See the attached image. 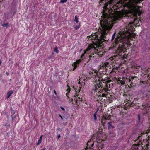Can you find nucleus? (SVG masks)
<instances>
[{
  "instance_id": "473e14b6",
  "label": "nucleus",
  "mask_w": 150,
  "mask_h": 150,
  "mask_svg": "<svg viewBox=\"0 0 150 150\" xmlns=\"http://www.w3.org/2000/svg\"><path fill=\"white\" fill-rule=\"evenodd\" d=\"M94 143L93 142V143L91 145V147H93V146Z\"/></svg>"
},
{
  "instance_id": "ddd939ff",
  "label": "nucleus",
  "mask_w": 150,
  "mask_h": 150,
  "mask_svg": "<svg viewBox=\"0 0 150 150\" xmlns=\"http://www.w3.org/2000/svg\"><path fill=\"white\" fill-rule=\"evenodd\" d=\"M8 23H5V24H1V25L3 27H6L7 28V25H8Z\"/></svg>"
},
{
  "instance_id": "e433bc0d",
  "label": "nucleus",
  "mask_w": 150,
  "mask_h": 150,
  "mask_svg": "<svg viewBox=\"0 0 150 150\" xmlns=\"http://www.w3.org/2000/svg\"><path fill=\"white\" fill-rule=\"evenodd\" d=\"M68 94V93H67L66 94V95L67 96L68 98H69V97H68V96H67Z\"/></svg>"
},
{
  "instance_id": "bb28decb",
  "label": "nucleus",
  "mask_w": 150,
  "mask_h": 150,
  "mask_svg": "<svg viewBox=\"0 0 150 150\" xmlns=\"http://www.w3.org/2000/svg\"><path fill=\"white\" fill-rule=\"evenodd\" d=\"M126 54H124L123 55V57L122 58H123V59H124L125 58H126Z\"/></svg>"
},
{
  "instance_id": "7c9ffc66",
  "label": "nucleus",
  "mask_w": 150,
  "mask_h": 150,
  "mask_svg": "<svg viewBox=\"0 0 150 150\" xmlns=\"http://www.w3.org/2000/svg\"><path fill=\"white\" fill-rule=\"evenodd\" d=\"M60 137H61V136L60 134L58 135L57 137L58 138H60Z\"/></svg>"
},
{
  "instance_id": "6e6552de",
  "label": "nucleus",
  "mask_w": 150,
  "mask_h": 150,
  "mask_svg": "<svg viewBox=\"0 0 150 150\" xmlns=\"http://www.w3.org/2000/svg\"><path fill=\"white\" fill-rule=\"evenodd\" d=\"M13 93V92L12 90H11L9 91L7 94V99H8L9 98L10 96Z\"/></svg>"
},
{
  "instance_id": "4be33fe9",
  "label": "nucleus",
  "mask_w": 150,
  "mask_h": 150,
  "mask_svg": "<svg viewBox=\"0 0 150 150\" xmlns=\"http://www.w3.org/2000/svg\"><path fill=\"white\" fill-rule=\"evenodd\" d=\"M67 0H61L60 2L62 3H64L66 2Z\"/></svg>"
},
{
  "instance_id": "aec40b11",
  "label": "nucleus",
  "mask_w": 150,
  "mask_h": 150,
  "mask_svg": "<svg viewBox=\"0 0 150 150\" xmlns=\"http://www.w3.org/2000/svg\"><path fill=\"white\" fill-rule=\"evenodd\" d=\"M137 13L139 16H140L141 14V12L139 10L137 11Z\"/></svg>"
},
{
  "instance_id": "f257e3e1",
  "label": "nucleus",
  "mask_w": 150,
  "mask_h": 150,
  "mask_svg": "<svg viewBox=\"0 0 150 150\" xmlns=\"http://www.w3.org/2000/svg\"><path fill=\"white\" fill-rule=\"evenodd\" d=\"M113 1L114 0H109V1L105 3V6H106L108 8L109 5V7L110 8V9L106 10L108 13H107L106 12H105L103 14V19L100 21V24L102 28V32L101 33L100 37L98 39L97 41L98 45H95L96 46H94L93 48L96 50L95 54L96 53L98 54L97 52L98 51V50L96 49V47L98 48L100 47L99 45L102 44L104 41H108L109 40L108 38L107 37V33L111 29L112 26L108 20L110 21L112 17L114 16L115 9H111L110 8L111 6H110V4H112Z\"/></svg>"
},
{
  "instance_id": "2eb2a0df",
  "label": "nucleus",
  "mask_w": 150,
  "mask_h": 150,
  "mask_svg": "<svg viewBox=\"0 0 150 150\" xmlns=\"http://www.w3.org/2000/svg\"><path fill=\"white\" fill-rule=\"evenodd\" d=\"M116 32H115L113 34V35L112 36V38L111 39V41H112L115 38V35Z\"/></svg>"
},
{
  "instance_id": "2f4dec72",
  "label": "nucleus",
  "mask_w": 150,
  "mask_h": 150,
  "mask_svg": "<svg viewBox=\"0 0 150 150\" xmlns=\"http://www.w3.org/2000/svg\"><path fill=\"white\" fill-rule=\"evenodd\" d=\"M14 112H13V114L11 116V117L12 118V120H13V118L12 117V116L13 115V114H14Z\"/></svg>"
},
{
  "instance_id": "f704fd0d",
  "label": "nucleus",
  "mask_w": 150,
  "mask_h": 150,
  "mask_svg": "<svg viewBox=\"0 0 150 150\" xmlns=\"http://www.w3.org/2000/svg\"><path fill=\"white\" fill-rule=\"evenodd\" d=\"M6 74L8 76V75H9V73H8V72H6Z\"/></svg>"
},
{
  "instance_id": "79ce46f5",
  "label": "nucleus",
  "mask_w": 150,
  "mask_h": 150,
  "mask_svg": "<svg viewBox=\"0 0 150 150\" xmlns=\"http://www.w3.org/2000/svg\"><path fill=\"white\" fill-rule=\"evenodd\" d=\"M3 81H4V80H3Z\"/></svg>"
},
{
  "instance_id": "4c0bfd02",
  "label": "nucleus",
  "mask_w": 150,
  "mask_h": 150,
  "mask_svg": "<svg viewBox=\"0 0 150 150\" xmlns=\"http://www.w3.org/2000/svg\"><path fill=\"white\" fill-rule=\"evenodd\" d=\"M1 61H0V65H1Z\"/></svg>"
},
{
  "instance_id": "5701e85b",
  "label": "nucleus",
  "mask_w": 150,
  "mask_h": 150,
  "mask_svg": "<svg viewBox=\"0 0 150 150\" xmlns=\"http://www.w3.org/2000/svg\"><path fill=\"white\" fill-rule=\"evenodd\" d=\"M104 121V120L102 121V125L103 126H105V122H103V121Z\"/></svg>"
},
{
  "instance_id": "7ed1b4c3",
  "label": "nucleus",
  "mask_w": 150,
  "mask_h": 150,
  "mask_svg": "<svg viewBox=\"0 0 150 150\" xmlns=\"http://www.w3.org/2000/svg\"><path fill=\"white\" fill-rule=\"evenodd\" d=\"M130 33L129 35V36H128V37H126V38L127 39L129 37H132L133 38H135V36L136 35L135 34H132L130 32H129V31H127V30H125L123 31H122L120 32V35L121 34H122V33H124V35H125V33L126 34V33Z\"/></svg>"
},
{
  "instance_id": "cd10ccee",
  "label": "nucleus",
  "mask_w": 150,
  "mask_h": 150,
  "mask_svg": "<svg viewBox=\"0 0 150 150\" xmlns=\"http://www.w3.org/2000/svg\"><path fill=\"white\" fill-rule=\"evenodd\" d=\"M106 87V89H108V88H110L109 86H108V85L107 84H106V86H105Z\"/></svg>"
},
{
  "instance_id": "c9c22d12",
  "label": "nucleus",
  "mask_w": 150,
  "mask_h": 150,
  "mask_svg": "<svg viewBox=\"0 0 150 150\" xmlns=\"http://www.w3.org/2000/svg\"><path fill=\"white\" fill-rule=\"evenodd\" d=\"M131 79H134V77L132 76L131 77Z\"/></svg>"
},
{
  "instance_id": "6ab92c4d",
  "label": "nucleus",
  "mask_w": 150,
  "mask_h": 150,
  "mask_svg": "<svg viewBox=\"0 0 150 150\" xmlns=\"http://www.w3.org/2000/svg\"><path fill=\"white\" fill-rule=\"evenodd\" d=\"M120 83L122 85H124L125 84V81L123 80L120 81Z\"/></svg>"
},
{
  "instance_id": "c756f323",
  "label": "nucleus",
  "mask_w": 150,
  "mask_h": 150,
  "mask_svg": "<svg viewBox=\"0 0 150 150\" xmlns=\"http://www.w3.org/2000/svg\"><path fill=\"white\" fill-rule=\"evenodd\" d=\"M59 117L61 118L62 119V120H63V118L61 116V115H59Z\"/></svg>"
},
{
  "instance_id": "c85d7f7f",
  "label": "nucleus",
  "mask_w": 150,
  "mask_h": 150,
  "mask_svg": "<svg viewBox=\"0 0 150 150\" xmlns=\"http://www.w3.org/2000/svg\"><path fill=\"white\" fill-rule=\"evenodd\" d=\"M60 108L63 111H64L65 110V109L64 108H63V107H61Z\"/></svg>"
},
{
  "instance_id": "a19ab883",
  "label": "nucleus",
  "mask_w": 150,
  "mask_h": 150,
  "mask_svg": "<svg viewBox=\"0 0 150 150\" xmlns=\"http://www.w3.org/2000/svg\"><path fill=\"white\" fill-rule=\"evenodd\" d=\"M90 142L89 141H88V143Z\"/></svg>"
},
{
  "instance_id": "9d476101",
  "label": "nucleus",
  "mask_w": 150,
  "mask_h": 150,
  "mask_svg": "<svg viewBox=\"0 0 150 150\" xmlns=\"http://www.w3.org/2000/svg\"><path fill=\"white\" fill-rule=\"evenodd\" d=\"M43 135H42L40 137L39 139L38 140V143L36 144V145H39L42 142V137Z\"/></svg>"
},
{
  "instance_id": "0eeeda50",
  "label": "nucleus",
  "mask_w": 150,
  "mask_h": 150,
  "mask_svg": "<svg viewBox=\"0 0 150 150\" xmlns=\"http://www.w3.org/2000/svg\"><path fill=\"white\" fill-rule=\"evenodd\" d=\"M89 50V49L87 48L85 51L83 53L81 56V59L83 60V59H84L85 58V54L87 51H88Z\"/></svg>"
},
{
  "instance_id": "39448f33",
  "label": "nucleus",
  "mask_w": 150,
  "mask_h": 150,
  "mask_svg": "<svg viewBox=\"0 0 150 150\" xmlns=\"http://www.w3.org/2000/svg\"><path fill=\"white\" fill-rule=\"evenodd\" d=\"M98 91L100 93H103L104 91L105 92H107L108 91H109L108 89L106 88H105L103 86L100 85V88H99Z\"/></svg>"
},
{
  "instance_id": "dca6fc26",
  "label": "nucleus",
  "mask_w": 150,
  "mask_h": 150,
  "mask_svg": "<svg viewBox=\"0 0 150 150\" xmlns=\"http://www.w3.org/2000/svg\"><path fill=\"white\" fill-rule=\"evenodd\" d=\"M54 51L55 52H56L57 53H58V48L57 47H56L54 48Z\"/></svg>"
},
{
  "instance_id": "4468645a",
  "label": "nucleus",
  "mask_w": 150,
  "mask_h": 150,
  "mask_svg": "<svg viewBox=\"0 0 150 150\" xmlns=\"http://www.w3.org/2000/svg\"><path fill=\"white\" fill-rule=\"evenodd\" d=\"M77 16L76 15L75 16V20L74 21L77 23L79 21H78V18L77 17Z\"/></svg>"
},
{
  "instance_id": "1a4fd4ad",
  "label": "nucleus",
  "mask_w": 150,
  "mask_h": 150,
  "mask_svg": "<svg viewBox=\"0 0 150 150\" xmlns=\"http://www.w3.org/2000/svg\"><path fill=\"white\" fill-rule=\"evenodd\" d=\"M95 91H96L97 89H98L99 88H100V85H98L97 83L95 84L94 85Z\"/></svg>"
},
{
  "instance_id": "393cba45",
  "label": "nucleus",
  "mask_w": 150,
  "mask_h": 150,
  "mask_svg": "<svg viewBox=\"0 0 150 150\" xmlns=\"http://www.w3.org/2000/svg\"><path fill=\"white\" fill-rule=\"evenodd\" d=\"M110 116H109L107 118H105V119H104V121H105V120H106L107 119V120H109V119L110 118Z\"/></svg>"
},
{
  "instance_id": "20e7f679",
  "label": "nucleus",
  "mask_w": 150,
  "mask_h": 150,
  "mask_svg": "<svg viewBox=\"0 0 150 150\" xmlns=\"http://www.w3.org/2000/svg\"><path fill=\"white\" fill-rule=\"evenodd\" d=\"M81 59H79L78 60H77L76 62H75L74 63H73L72 64V66H73L74 68L73 69V70H74L77 67V65L79 64L80 62H81Z\"/></svg>"
},
{
  "instance_id": "f8f14e48",
  "label": "nucleus",
  "mask_w": 150,
  "mask_h": 150,
  "mask_svg": "<svg viewBox=\"0 0 150 150\" xmlns=\"http://www.w3.org/2000/svg\"><path fill=\"white\" fill-rule=\"evenodd\" d=\"M98 111V110L96 111V112L94 114V120H96L97 119V117H96V115H97V112Z\"/></svg>"
},
{
  "instance_id": "f3484780",
  "label": "nucleus",
  "mask_w": 150,
  "mask_h": 150,
  "mask_svg": "<svg viewBox=\"0 0 150 150\" xmlns=\"http://www.w3.org/2000/svg\"><path fill=\"white\" fill-rule=\"evenodd\" d=\"M106 94L104 93L102 94H100L99 96V97H105Z\"/></svg>"
},
{
  "instance_id": "ea45409f",
  "label": "nucleus",
  "mask_w": 150,
  "mask_h": 150,
  "mask_svg": "<svg viewBox=\"0 0 150 150\" xmlns=\"http://www.w3.org/2000/svg\"><path fill=\"white\" fill-rule=\"evenodd\" d=\"M130 81H131V80L130 79H129V81L130 82Z\"/></svg>"
},
{
  "instance_id": "9b49d317",
  "label": "nucleus",
  "mask_w": 150,
  "mask_h": 150,
  "mask_svg": "<svg viewBox=\"0 0 150 150\" xmlns=\"http://www.w3.org/2000/svg\"><path fill=\"white\" fill-rule=\"evenodd\" d=\"M142 0H134V2L135 4L140 3L141 1H142Z\"/></svg>"
},
{
  "instance_id": "f03ea898",
  "label": "nucleus",
  "mask_w": 150,
  "mask_h": 150,
  "mask_svg": "<svg viewBox=\"0 0 150 150\" xmlns=\"http://www.w3.org/2000/svg\"><path fill=\"white\" fill-rule=\"evenodd\" d=\"M129 35V33H125V35L122 33L119 36H118L115 39V41L116 43L119 44L117 51V52L119 53V55H120V53L125 52L126 50H127V48L131 45L130 44H127V39L126 38Z\"/></svg>"
},
{
  "instance_id": "a211bd4d",
  "label": "nucleus",
  "mask_w": 150,
  "mask_h": 150,
  "mask_svg": "<svg viewBox=\"0 0 150 150\" xmlns=\"http://www.w3.org/2000/svg\"><path fill=\"white\" fill-rule=\"evenodd\" d=\"M134 147V148H135V150L137 149L138 147H137V146L136 144L133 146H132V148Z\"/></svg>"
},
{
  "instance_id": "58836bf2",
  "label": "nucleus",
  "mask_w": 150,
  "mask_h": 150,
  "mask_svg": "<svg viewBox=\"0 0 150 150\" xmlns=\"http://www.w3.org/2000/svg\"><path fill=\"white\" fill-rule=\"evenodd\" d=\"M82 49H81L80 50V52H81V51H82Z\"/></svg>"
},
{
  "instance_id": "b1692460",
  "label": "nucleus",
  "mask_w": 150,
  "mask_h": 150,
  "mask_svg": "<svg viewBox=\"0 0 150 150\" xmlns=\"http://www.w3.org/2000/svg\"><path fill=\"white\" fill-rule=\"evenodd\" d=\"M79 28V26H76V27H74L75 29L76 30Z\"/></svg>"
},
{
  "instance_id": "a878e982",
  "label": "nucleus",
  "mask_w": 150,
  "mask_h": 150,
  "mask_svg": "<svg viewBox=\"0 0 150 150\" xmlns=\"http://www.w3.org/2000/svg\"><path fill=\"white\" fill-rule=\"evenodd\" d=\"M78 100L80 101H82V99L80 98L79 97L78 98Z\"/></svg>"
},
{
  "instance_id": "412c9836",
  "label": "nucleus",
  "mask_w": 150,
  "mask_h": 150,
  "mask_svg": "<svg viewBox=\"0 0 150 150\" xmlns=\"http://www.w3.org/2000/svg\"><path fill=\"white\" fill-rule=\"evenodd\" d=\"M94 54H92L91 55H90L89 57V59H91L90 58L91 57H94V56H93V55Z\"/></svg>"
},
{
  "instance_id": "72a5a7b5",
  "label": "nucleus",
  "mask_w": 150,
  "mask_h": 150,
  "mask_svg": "<svg viewBox=\"0 0 150 150\" xmlns=\"http://www.w3.org/2000/svg\"><path fill=\"white\" fill-rule=\"evenodd\" d=\"M54 93L56 95L57 94V93H56V91H55V90H54Z\"/></svg>"
},
{
  "instance_id": "423d86ee",
  "label": "nucleus",
  "mask_w": 150,
  "mask_h": 150,
  "mask_svg": "<svg viewBox=\"0 0 150 150\" xmlns=\"http://www.w3.org/2000/svg\"><path fill=\"white\" fill-rule=\"evenodd\" d=\"M108 129H112L114 128V127L112 125L111 122H109L108 123Z\"/></svg>"
}]
</instances>
